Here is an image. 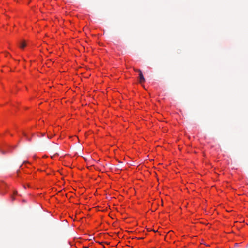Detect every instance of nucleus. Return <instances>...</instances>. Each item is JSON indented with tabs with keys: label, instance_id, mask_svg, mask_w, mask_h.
I'll return each mask as SVG.
<instances>
[{
	"label": "nucleus",
	"instance_id": "nucleus-1",
	"mask_svg": "<svg viewBox=\"0 0 248 248\" xmlns=\"http://www.w3.org/2000/svg\"><path fill=\"white\" fill-rule=\"evenodd\" d=\"M139 79L140 83L144 82L145 80L141 71H140Z\"/></svg>",
	"mask_w": 248,
	"mask_h": 248
},
{
	"label": "nucleus",
	"instance_id": "nucleus-2",
	"mask_svg": "<svg viewBox=\"0 0 248 248\" xmlns=\"http://www.w3.org/2000/svg\"><path fill=\"white\" fill-rule=\"evenodd\" d=\"M26 46V44L24 40L20 43V48H23Z\"/></svg>",
	"mask_w": 248,
	"mask_h": 248
},
{
	"label": "nucleus",
	"instance_id": "nucleus-3",
	"mask_svg": "<svg viewBox=\"0 0 248 248\" xmlns=\"http://www.w3.org/2000/svg\"><path fill=\"white\" fill-rule=\"evenodd\" d=\"M23 135H24L26 137L27 140H28L29 141H31V138H28V137H27V135H26V133H23Z\"/></svg>",
	"mask_w": 248,
	"mask_h": 248
},
{
	"label": "nucleus",
	"instance_id": "nucleus-4",
	"mask_svg": "<svg viewBox=\"0 0 248 248\" xmlns=\"http://www.w3.org/2000/svg\"><path fill=\"white\" fill-rule=\"evenodd\" d=\"M135 71H137V72H138L140 73V71H141V70L140 69H137V70H136Z\"/></svg>",
	"mask_w": 248,
	"mask_h": 248
},
{
	"label": "nucleus",
	"instance_id": "nucleus-5",
	"mask_svg": "<svg viewBox=\"0 0 248 248\" xmlns=\"http://www.w3.org/2000/svg\"><path fill=\"white\" fill-rule=\"evenodd\" d=\"M237 245H238V244L235 243V245H236V246H237Z\"/></svg>",
	"mask_w": 248,
	"mask_h": 248
},
{
	"label": "nucleus",
	"instance_id": "nucleus-6",
	"mask_svg": "<svg viewBox=\"0 0 248 248\" xmlns=\"http://www.w3.org/2000/svg\"><path fill=\"white\" fill-rule=\"evenodd\" d=\"M237 245H238V244L235 243V245H236V246H237Z\"/></svg>",
	"mask_w": 248,
	"mask_h": 248
}]
</instances>
